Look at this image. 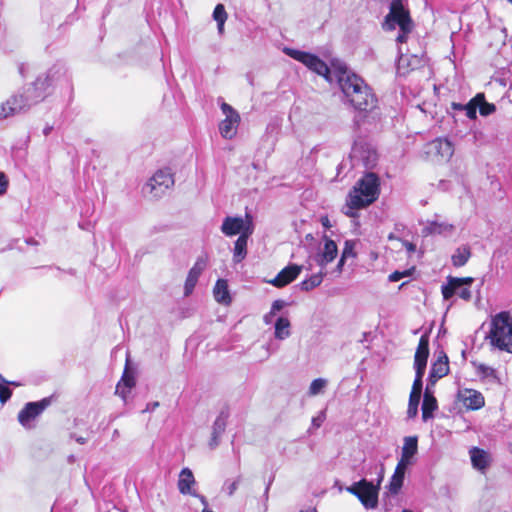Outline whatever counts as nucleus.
<instances>
[{"instance_id": "nucleus-41", "label": "nucleus", "mask_w": 512, "mask_h": 512, "mask_svg": "<svg viewBox=\"0 0 512 512\" xmlns=\"http://www.w3.org/2000/svg\"><path fill=\"white\" fill-rule=\"evenodd\" d=\"M240 483V478L233 481H226L223 486V490L229 495L232 496L234 492L238 489Z\"/></svg>"}, {"instance_id": "nucleus-4", "label": "nucleus", "mask_w": 512, "mask_h": 512, "mask_svg": "<svg viewBox=\"0 0 512 512\" xmlns=\"http://www.w3.org/2000/svg\"><path fill=\"white\" fill-rule=\"evenodd\" d=\"M50 78L47 74L39 75L34 82L24 86L20 96L27 111L34 105L43 101L48 95V88L50 87Z\"/></svg>"}, {"instance_id": "nucleus-56", "label": "nucleus", "mask_w": 512, "mask_h": 512, "mask_svg": "<svg viewBox=\"0 0 512 512\" xmlns=\"http://www.w3.org/2000/svg\"><path fill=\"white\" fill-rule=\"evenodd\" d=\"M322 224H323V226H325V227H329V226H330V224H329V220H328V218H327V217L322 218Z\"/></svg>"}, {"instance_id": "nucleus-58", "label": "nucleus", "mask_w": 512, "mask_h": 512, "mask_svg": "<svg viewBox=\"0 0 512 512\" xmlns=\"http://www.w3.org/2000/svg\"><path fill=\"white\" fill-rule=\"evenodd\" d=\"M301 512H317L316 510H306V511H301Z\"/></svg>"}, {"instance_id": "nucleus-49", "label": "nucleus", "mask_w": 512, "mask_h": 512, "mask_svg": "<svg viewBox=\"0 0 512 512\" xmlns=\"http://www.w3.org/2000/svg\"><path fill=\"white\" fill-rule=\"evenodd\" d=\"M324 419H325V416L323 413H321L320 415H318L316 417H313L312 426L315 428H319L322 425Z\"/></svg>"}, {"instance_id": "nucleus-32", "label": "nucleus", "mask_w": 512, "mask_h": 512, "mask_svg": "<svg viewBox=\"0 0 512 512\" xmlns=\"http://www.w3.org/2000/svg\"><path fill=\"white\" fill-rule=\"evenodd\" d=\"M251 235H240L235 241L233 250V261L235 263L241 262L247 255V242Z\"/></svg>"}, {"instance_id": "nucleus-3", "label": "nucleus", "mask_w": 512, "mask_h": 512, "mask_svg": "<svg viewBox=\"0 0 512 512\" xmlns=\"http://www.w3.org/2000/svg\"><path fill=\"white\" fill-rule=\"evenodd\" d=\"M383 26L387 30H393L398 26L400 33L396 40L398 43L406 42L407 36L412 30V22L402 0H393L391 2L390 12L386 16Z\"/></svg>"}, {"instance_id": "nucleus-34", "label": "nucleus", "mask_w": 512, "mask_h": 512, "mask_svg": "<svg viewBox=\"0 0 512 512\" xmlns=\"http://www.w3.org/2000/svg\"><path fill=\"white\" fill-rule=\"evenodd\" d=\"M325 275H326V272L324 271V269L321 268V270L318 273L311 275L309 278L303 280L300 283L301 290L310 291V290L320 286Z\"/></svg>"}, {"instance_id": "nucleus-53", "label": "nucleus", "mask_w": 512, "mask_h": 512, "mask_svg": "<svg viewBox=\"0 0 512 512\" xmlns=\"http://www.w3.org/2000/svg\"><path fill=\"white\" fill-rule=\"evenodd\" d=\"M273 316H274V314H271V311H270L268 314H266V315L264 316V318H263V319H264V322H265L266 324H270V323L272 322V318H273Z\"/></svg>"}, {"instance_id": "nucleus-5", "label": "nucleus", "mask_w": 512, "mask_h": 512, "mask_svg": "<svg viewBox=\"0 0 512 512\" xmlns=\"http://www.w3.org/2000/svg\"><path fill=\"white\" fill-rule=\"evenodd\" d=\"M283 52L291 58L303 63L318 75L323 76L327 81L332 82L330 70L327 64L316 55L288 47H285Z\"/></svg>"}, {"instance_id": "nucleus-60", "label": "nucleus", "mask_w": 512, "mask_h": 512, "mask_svg": "<svg viewBox=\"0 0 512 512\" xmlns=\"http://www.w3.org/2000/svg\"><path fill=\"white\" fill-rule=\"evenodd\" d=\"M508 2H510L512 4V0H507Z\"/></svg>"}, {"instance_id": "nucleus-10", "label": "nucleus", "mask_w": 512, "mask_h": 512, "mask_svg": "<svg viewBox=\"0 0 512 512\" xmlns=\"http://www.w3.org/2000/svg\"><path fill=\"white\" fill-rule=\"evenodd\" d=\"M254 231L252 217L246 215L242 217H231L228 216L223 220L221 225V232L228 237L240 234V235H252Z\"/></svg>"}, {"instance_id": "nucleus-13", "label": "nucleus", "mask_w": 512, "mask_h": 512, "mask_svg": "<svg viewBox=\"0 0 512 512\" xmlns=\"http://www.w3.org/2000/svg\"><path fill=\"white\" fill-rule=\"evenodd\" d=\"M50 399L44 398L38 402H28L18 414V421L25 428L31 427L35 420L48 406Z\"/></svg>"}, {"instance_id": "nucleus-6", "label": "nucleus", "mask_w": 512, "mask_h": 512, "mask_svg": "<svg viewBox=\"0 0 512 512\" xmlns=\"http://www.w3.org/2000/svg\"><path fill=\"white\" fill-rule=\"evenodd\" d=\"M174 185V178L168 169L158 170L145 184L143 191L152 198H159Z\"/></svg>"}, {"instance_id": "nucleus-57", "label": "nucleus", "mask_w": 512, "mask_h": 512, "mask_svg": "<svg viewBox=\"0 0 512 512\" xmlns=\"http://www.w3.org/2000/svg\"><path fill=\"white\" fill-rule=\"evenodd\" d=\"M77 442H79L81 444H84L85 443V439L83 437H79V438H77Z\"/></svg>"}, {"instance_id": "nucleus-50", "label": "nucleus", "mask_w": 512, "mask_h": 512, "mask_svg": "<svg viewBox=\"0 0 512 512\" xmlns=\"http://www.w3.org/2000/svg\"><path fill=\"white\" fill-rule=\"evenodd\" d=\"M402 245L405 247L409 254L414 253L416 251V246L411 242L403 241Z\"/></svg>"}, {"instance_id": "nucleus-20", "label": "nucleus", "mask_w": 512, "mask_h": 512, "mask_svg": "<svg viewBox=\"0 0 512 512\" xmlns=\"http://www.w3.org/2000/svg\"><path fill=\"white\" fill-rule=\"evenodd\" d=\"M338 254V248L336 243L328 238H325L324 246L315 255L314 260L320 266L325 269L327 264L331 263Z\"/></svg>"}, {"instance_id": "nucleus-48", "label": "nucleus", "mask_w": 512, "mask_h": 512, "mask_svg": "<svg viewBox=\"0 0 512 512\" xmlns=\"http://www.w3.org/2000/svg\"><path fill=\"white\" fill-rule=\"evenodd\" d=\"M414 367H415V371H416L415 379L422 380L423 375L425 373L426 366L425 365H414Z\"/></svg>"}, {"instance_id": "nucleus-17", "label": "nucleus", "mask_w": 512, "mask_h": 512, "mask_svg": "<svg viewBox=\"0 0 512 512\" xmlns=\"http://www.w3.org/2000/svg\"><path fill=\"white\" fill-rule=\"evenodd\" d=\"M302 266L297 264H290L283 268L275 278L267 282L274 287L282 288L293 282L301 273Z\"/></svg>"}, {"instance_id": "nucleus-40", "label": "nucleus", "mask_w": 512, "mask_h": 512, "mask_svg": "<svg viewBox=\"0 0 512 512\" xmlns=\"http://www.w3.org/2000/svg\"><path fill=\"white\" fill-rule=\"evenodd\" d=\"M478 107H479V111H480V114L483 115V116H487L489 114H491L492 112H494L495 110V106L493 104H489L487 102L484 101V98L482 99V101H478Z\"/></svg>"}, {"instance_id": "nucleus-59", "label": "nucleus", "mask_w": 512, "mask_h": 512, "mask_svg": "<svg viewBox=\"0 0 512 512\" xmlns=\"http://www.w3.org/2000/svg\"><path fill=\"white\" fill-rule=\"evenodd\" d=\"M402 512H412V511L408 510V509H404V510H402Z\"/></svg>"}, {"instance_id": "nucleus-38", "label": "nucleus", "mask_w": 512, "mask_h": 512, "mask_svg": "<svg viewBox=\"0 0 512 512\" xmlns=\"http://www.w3.org/2000/svg\"><path fill=\"white\" fill-rule=\"evenodd\" d=\"M326 386H327L326 379H324V378L314 379L309 386L308 394L310 396H316V395L322 393L324 391V389L326 388Z\"/></svg>"}, {"instance_id": "nucleus-55", "label": "nucleus", "mask_w": 512, "mask_h": 512, "mask_svg": "<svg viewBox=\"0 0 512 512\" xmlns=\"http://www.w3.org/2000/svg\"><path fill=\"white\" fill-rule=\"evenodd\" d=\"M0 380H1L2 382L8 383V384L13 385V386H20V385H21L20 383H18V382H14V381H12V382H8V381H6V380H5L1 375H0Z\"/></svg>"}, {"instance_id": "nucleus-12", "label": "nucleus", "mask_w": 512, "mask_h": 512, "mask_svg": "<svg viewBox=\"0 0 512 512\" xmlns=\"http://www.w3.org/2000/svg\"><path fill=\"white\" fill-rule=\"evenodd\" d=\"M338 83L347 101L368 86L358 75L346 71L339 75Z\"/></svg>"}, {"instance_id": "nucleus-44", "label": "nucleus", "mask_w": 512, "mask_h": 512, "mask_svg": "<svg viewBox=\"0 0 512 512\" xmlns=\"http://www.w3.org/2000/svg\"><path fill=\"white\" fill-rule=\"evenodd\" d=\"M409 275H410L409 270H405V271H402V272H400V271H395V272H393V273H391V274L389 275V281H390V282H397V281H399L400 279H402V278H404V277H407V276H409Z\"/></svg>"}, {"instance_id": "nucleus-1", "label": "nucleus", "mask_w": 512, "mask_h": 512, "mask_svg": "<svg viewBox=\"0 0 512 512\" xmlns=\"http://www.w3.org/2000/svg\"><path fill=\"white\" fill-rule=\"evenodd\" d=\"M379 178L374 173H367L357 181L347 196L343 209L345 215L356 216V210L372 204L379 195Z\"/></svg>"}, {"instance_id": "nucleus-36", "label": "nucleus", "mask_w": 512, "mask_h": 512, "mask_svg": "<svg viewBox=\"0 0 512 512\" xmlns=\"http://www.w3.org/2000/svg\"><path fill=\"white\" fill-rule=\"evenodd\" d=\"M483 95L478 94L476 95L468 104L466 105H454L456 108L463 109L466 112V115L470 119L476 118V111L478 108V101H482Z\"/></svg>"}, {"instance_id": "nucleus-18", "label": "nucleus", "mask_w": 512, "mask_h": 512, "mask_svg": "<svg viewBox=\"0 0 512 512\" xmlns=\"http://www.w3.org/2000/svg\"><path fill=\"white\" fill-rule=\"evenodd\" d=\"M206 266H207V259L204 257H200L194 263L193 267L189 270L186 281H185V285H184V295L185 296H189L193 292V290L198 282V279H199L200 275L202 274V272L205 270Z\"/></svg>"}, {"instance_id": "nucleus-7", "label": "nucleus", "mask_w": 512, "mask_h": 512, "mask_svg": "<svg viewBox=\"0 0 512 512\" xmlns=\"http://www.w3.org/2000/svg\"><path fill=\"white\" fill-rule=\"evenodd\" d=\"M474 279L472 277L457 278L449 276L447 283L442 285L441 292L445 300L457 294L461 299L469 301L472 297L470 286Z\"/></svg>"}, {"instance_id": "nucleus-30", "label": "nucleus", "mask_w": 512, "mask_h": 512, "mask_svg": "<svg viewBox=\"0 0 512 512\" xmlns=\"http://www.w3.org/2000/svg\"><path fill=\"white\" fill-rule=\"evenodd\" d=\"M437 400L436 398L426 390L424 394L423 404H422V418L424 421L433 417V413L437 410Z\"/></svg>"}, {"instance_id": "nucleus-14", "label": "nucleus", "mask_w": 512, "mask_h": 512, "mask_svg": "<svg viewBox=\"0 0 512 512\" xmlns=\"http://www.w3.org/2000/svg\"><path fill=\"white\" fill-rule=\"evenodd\" d=\"M27 109L18 94H13L0 103V121L26 112Z\"/></svg>"}, {"instance_id": "nucleus-22", "label": "nucleus", "mask_w": 512, "mask_h": 512, "mask_svg": "<svg viewBox=\"0 0 512 512\" xmlns=\"http://www.w3.org/2000/svg\"><path fill=\"white\" fill-rule=\"evenodd\" d=\"M473 468L484 472L490 465L491 458L488 452L478 447H472L469 451Z\"/></svg>"}, {"instance_id": "nucleus-24", "label": "nucleus", "mask_w": 512, "mask_h": 512, "mask_svg": "<svg viewBox=\"0 0 512 512\" xmlns=\"http://www.w3.org/2000/svg\"><path fill=\"white\" fill-rule=\"evenodd\" d=\"M449 372V361L448 357L444 352H440L436 361L432 364L430 370V380L440 379L446 376Z\"/></svg>"}, {"instance_id": "nucleus-33", "label": "nucleus", "mask_w": 512, "mask_h": 512, "mask_svg": "<svg viewBox=\"0 0 512 512\" xmlns=\"http://www.w3.org/2000/svg\"><path fill=\"white\" fill-rule=\"evenodd\" d=\"M470 257H471L470 247L467 245H463V246L458 247L455 250V252L451 256V261L455 267H462L468 262Z\"/></svg>"}, {"instance_id": "nucleus-47", "label": "nucleus", "mask_w": 512, "mask_h": 512, "mask_svg": "<svg viewBox=\"0 0 512 512\" xmlns=\"http://www.w3.org/2000/svg\"><path fill=\"white\" fill-rule=\"evenodd\" d=\"M285 306V302L282 301V300H275L273 303H272V306H271V314H276L278 311H280L281 309H283V307Z\"/></svg>"}, {"instance_id": "nucleus-2", "label": "nucleus", "mask_w": 512, "mask_h": 512, "mask_svg": "<svg viewBox=\"0 0 512 512\" xmlns=\"http://www.w3.org/2000/svg\"><path fill=\"white\" fill-rule=\"evenodd\" d=\"M489 339L492 346L512 353V316L508 312L492 318Z\"/></svg>"}, {"instance_id": "nucleus-45", "label": "nucleus", "mask_w": 512, "mask_h": 512, "mask_svg": "<svg viewBox=\"0 0 512 512\" xmlns=\"http://www.w3.org/2000/svg\"><path fill=\"white\" fill-rule=\"evenodd\" d=\"M8 188V179L3 172H0V195L6 193Z\"/></svg>"}, {"instance_id": "nucleus-52", "label": "nucleus", "mask_w": 512, "mask_h": 512, "mask_svg": "<svg viewBox=\"0 0 512 512\" xmlns=\"http://www.w3.org/2000/svg\"><path fill=\"white\" fill-rule=\"evenodd\" d=\"M345 260H346L345 258L341 257L340 260L338 261L337 266H336V269H337L338 273L342 272L343 266L345 264Z\"/></svg>"}, {"instance_id": "nucleus-35", "label": "nucleus", "mask_w": 512, "mask_h": 512, "mask_svg": "<svg viewBox=\"0 0 512 512\" xmlns=\"http://www.w3.org/2000/svg\"><path fill=\"white\" fill-rule=\"evenodd\" d=\"M228 18L227 12L223 4H217L213 11V19L217 22L219 34L224 32V25Z\"/></svg>"}, {"instance_id": "nucleus-51", "label": "nucleus", "mask_w": 512, "mask_h": 512, "mask_svg": "<svg viewBox=\"0 0 512 512\" xmlns=\"http://www.w3.org/2000/svg\"><path fill=\"white\" fill-rule=\"evenodd\" d=\"M159 406V402H152V403H149L146 407V409L143 411V412H146V411H153L155 410L157 407Z\"/></svg>"}, {"instance_id": "nucleus-8", "label": "nucleus", "mask_w": 512, "mask_h": 512, "mask_svg": "<svg viewBox=\"0 0 512 512\" xmlns=\"http://www.w3.org/2000/svg\"><path fill=\"white\" fill-rule=\"evenodd\" d=\"M424 153L434 163H445L453 156L454 147L449 140L438 138L425 145Z\"/></svg>"}, {"instance_id": "nucleus-27", "label": "nucleus", "mask_w": 512, "mask_h": 512, "mask_svg": "<svg viewBox=\"0 0 512 512\" xmlns=\"http://www.w3.org/2000/svg\"><path fill=\"white\" fill-rule=\"evenodd\" d=\"M407 468L408 467L397 463L395 471H394V473L390 479V483H389V491L392 494H397L400 491V489L402 488L403 482H404V476H405V472H406Z\"/></svg>"}, {"instance_id": "nucleus-16", "label": "nucleus", "mask_w": 512, "mask_h": 512, "mask_svg": "<svg viewBox=\"0 0 512 512\" xmlns=\"http://www.w3.org/2000/svg\"><path fill=\"white\" fill-rule=\"evenodd\" d=\"M397 73L406 75L409 71L422 67L425 63L424 59L418 55L404 54L401 47L398 48Z\"/></svg>"}, {"instance_id": "nucleus-28", "label": "nucleus", "mask_w": 512, "mask_h": 512, "mask_svg": "<svg viewBox=\"0 0 512 512\" xmlns=\"http://www.w3.org/2000/svg\"><path fill=\"white\" fill-rule=\"evenodd\" d=\"M214 298L218 303L221 304H229L231 302V297L228 290L227 281L224 279H218L214 289H213Z\"/></svg>"}, {"instance_id": "nucleus-11", "label": "nucleus", "mask_w": 512, "mask_h": 512, "mask_svg": "<svg viewBox=\"0 0 512 512\" xmlns=\"http://www.w3.org/2000/svg\"><path fill=\"white\" fill-rule=\"evenodd\" d=\"M222 113L225 118L219 124V132L225 139H232L238 130L240 124L239 113L229 104L223 102L221 104Z\"/></svg>"}, {"instance_id": "nucleus-31", "label": "nucleus", "mask_w": 512, "mask_h": 512, "mask_svg": "<svg viewBox=\"0 0 512 512\" xmlns=\"http://www.w3.org/2000/svg\"><path fill=\"white\" fill-rule=\"evenodd\" d=\"M291 323L287 317H279L274 324V336L278 340H285L291 335Z\"/></svg>"}, {"instance_id": "nucleus-37", "label": "nucleus", "mask_w": 512, "mask_h": 512, "mask_svg": "<svg viewBox=\"0 0 512 512\" xmlns=\"http://www.w3.org/2000/svg\"><path fill=\"white\" fill-rule=\"evenodd\" d=\"M226 427L225 419L222 416H219L213 426L212 440L210 446L213 448L218 445V438L224 432Z\"/></svg>"}, {"instance_id": "nucleus-29", "label": "nucleus", "mask_w": 512, "mask_h": 512, "mask_svg": "<svg viewBox=\"0 0 512 512\" xmlns=\"http://www.w3.org/2000/svg\"><path fill=\"white\" fill-rule=\"evenodd\" d=\"M429 355V341L426 336H422L419 340L415 357L414 365H427V359Z\"/></svg>"}, {"instance_id": "nucleus-54", "label": "nucleus", "mask_w": 512, "mask_h": 512, "mask_svg": "<svg viewBox=\"0 0 512 512\" xmlns=\"http://www.w3.org/2000/svg\"><path fill=\"white\" fill-rule=\"evenodd\" d=\"M196 497L200 500V502L204 505V507H207L208 503H207V500H206V498L204 496L197 494Z\"/></svg>"}, {"instance_id": "nucleus-43", "label": "nucleus", "mask_w": 512, "mask_h": 512, "mask_svg": "<svg viewBox=\"0 0 512 512\" xmlns=\"http://www.w3.org/2000/svg\"><path fill=\"white\" fill-rule=\"evenodd\" d=\"M11 395H12V391L8 387L0 384V401H1V403L7 402L10 399Z\"/></svg>"}, {"instance_id": "nucleus-25", "label": "nucleus", "mask_w": 512, "mask_h": 512, "mask_svg": "<svg viewBox=\"0 0 512 512\" xmlns=\"http://www.w3.org/2000/svg\"><path fill=\"white\" fill-rule=\"evenodd\" d=\"M454 228V225L447 221L433 220L427 222L423 231L428 235L439 234L448 236L452 234Z\"/></svg>"}, {"instance_id": "nucleus-46", "label": "nucleus", "mask_w": 512, "mask_h": 512, "mask_svg": "<svg viewBox=\"0 0 512 512\" xmlns=\"http://www.w3.org/2000/svg\"><path fill=\"white\" fill-rule=\"evenodd\" d=\"M421 392H422V380L414 379V382L412 385V390H411L410 394H415V395L421 396Z\"/></svg>"}, {"instance_id": "nucleus-26", "label": "nucleus", "mask_w": 512, "mask_h": 512, "mask_svg": "<svg viewBox=\"0 0 512 512\" xmlns=\"http://www.w3.org/2000/svg\"><path fill=\"white\" fill-rule=\"evenodd\" d=\"M135 386V379L132 374L128 372L126 368L121 380L116 386V394L119 395L123 400L127 398L130 390Z\"/></svg>"}, {"instance_id": "nucleus-21", "label": "nucleus", "mask_w": 512, "mask_h": 512, "mask_svg": "<svg viewBox=\"0 0 512 512\" xmlns=\"http://www.w3.org/2000/svg\"><path fill=\"white\" fill-rule=\"evenodd\" d=\"M458 396L463 405L471 410H478L485 404L483 395L474 389L460 390Z\"/></svg>"}, {"instance_id": "nucleus-23", "label": "nucleus", "mask_w": 512, "mask_h": 512, "mask_svg": "<svg viewBox=\"0 0 512 512\" xmlns=\"http://www.w3.org/2000/svg\"><path fill=\"white\" fill-rule=\"evenodd\" d=\"M195 483L196 481L192 471L189 468H183L179 474L177 483L179 492L183 495L190 494L192 496H197V493L192 490Z\"/></svg>"}, {"instance_id": "nucleus-9", "label": "nucleus", "mask_w": 512, "mask_h": 512, "mask_svg": "<svg viewBox=\"0 0 512 512\" xmlns=\"http://www.w3.org/2000/svg\"><path fill=\"white\" fill-rule=\"evenodd\" d=\"M346 490L349 493L357 496L365 508L373 509L377 506L378 489L375 485L366 481L365 479L354 483L350 487H347Z\"/></svg>"}, {"instance_id": "nucleus-42", "label": "nucleus", "mask_w": 512, "mask_h": 512, "mask_svg": "<svg viewBox=\"0 0 512 512\" xmlns=\"http://www.w3.org/2000/svg\"><path fill=\"white\" fill-rule=\"evenodd\" d=\"M342 258L347 259L348 257H354V244L351 241H346L342 251Z\"/></svg>"}, {"instance_id": "nucleus-15", "label": "nucleus", "mask_w": 512, "mask_h": 512, "mask_svg": "<svg viewBox=\"0 0 512 512\" xmlns=\"http://www.w3.org/2000/svg\"><path fill=\"white\" fill-rule=\"evenodd\" d=\"M348 102L358 111H372L377 104V99L372 93L370 87H365L357 94L353 95Z\"/></svg>"}, {"instance_id": "nucleus-39", "label": "nucleus", "mask_w": 512, "mask_h": 512, "mask_svg": "<svg viewBox=\"0 0 512 512\" xmlns=\"http://www.w3.org/2000/svg\"><path fill=\"white\" fill-rule=\"evenodd\" d=\"M420 398V395L410 394L407 409L408 418H414L417 415Z\"/></svg>"}, {"instance_id": "nucleus-19", "label": "nucleus", "mask_w": 512, "mask_h": 512, "mask_svg": "<svg viewBox=\"0 0 512 512\" xmlns=\"http://www.w3.org/2000/svg\"><path fill=\"white\" fill-rule=\"evenodd\" d=\"M418 452V438L417 436H407L403 439V446L401 449V457L398 464L409 467L414 463V457Z\"/></svg>"}]
</instances>
